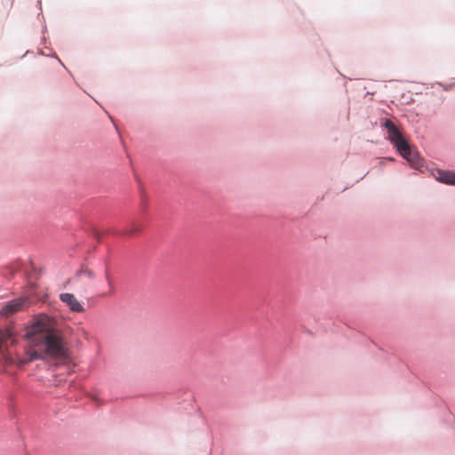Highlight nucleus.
<instances>
[{
	"mask_svg": "<svg viewBox=\"0 0 455 455\" xmlns=\"http://www.w3.org/2000/svg\"><path fill=\"white\" fill-rule=\"evenodd\" d=\"M26 345L23 352H12V347L16 343L12 328L0 329V355L7 364L19 367L36 360L60 359L67 360L68 348L62 335L56 328L54 318L40 314L36 315L26 329Z\"/></svg>",
	"mask_w": 455,
	"mask_h": 455,
	"instance_id": "nucleus-1",
	"label": "nucleus"
},
{
	"mask_svg": "<svg viewBox=\"0 0 455 455\" xmlns=\"http://www.w3.org/2000/svg\"><path fill=\"white\" fill-rule=\"evenodd\" d=\"M387 131V139L395 147L401 156L406 159L410 165L419 169L422 164L418 152L413 150L409 142L403 137L395 124L389 119H386L382 124Z\"/></svg>",
	"mask_w": 455,
	"mask_h": 455,
	"instance_id": "nucleus-2",
	"label": "nucleus"
},
{
	"mask_svg": "<svg viewBox=\"0 0 455 455\" xmlns=\"http://www.w3.org/2000/svg\"><path fill=\"white\" fill-rule=\"evenodd\" d=\"M28 302L27 297L16 298L7 302L4 307L0 308V315L8 317L20 310H22Z\"/></svg>",
	"mask_w": 455,
	"mask_h": 455,
	"instance_id": "nucleus-3",
	"label": "nucleus"
},
{
	"mask_svg": "<svg viewBox=\"0 0 455 455\" xmlns=\"http://www.w3.org/2000/svg\"><path fill=\"white\" fill-rule=\"evenodd\" d=\"M60 299L65 303L73 312H84V308L72 293H61Z\"/></svg>",
	"mask_w": 455,
	"mask_h": 455,
	"instance_id": "nucleus-4",
	"label": "nucleus"
},
{
	"mask_svg": "<svg viewBox=\"0 0 455 455\" xmlns=\"http://www.w3.org/2000/svg\"><path fill=\"white\" fill-rule=\"evenodd\" d=\"M435 179L448 185H455V172L443 170H436L434 174Z\"/></svg>",
	"mask_w": 455,
	"mask_h": 455,
	"instance_id": "nucleus-5",
	"label": "nucleus"
},
{
	"mask_svg": "<svg viewBox=\"0 0 455 455\" xmlns=\"http://www.w3.org/2000/svg\"><path fill=\"white\" fill-rule=\"evenodd\" d=\"M105 277H106V280H107V282H108V285L110 287L111 292H113V290H114V288H113V282H112V279H111L110 275H109L108 272H106Z\"/></svg>",
	"mask_w": 455,
	"mask_h": 455,
	"instance_id": "nucleus-6",
	"label": "nucleus"
},
{
	"mask_svg": "<svg viewBox=\"0 0 455 455\" xmlns=\"http://www.w3.org/2000/svg\"><path fill=\"white\" fill-rule=\"evenodd\" d=\"M140 228V226H136L134 228H132L131 230L127 231L126 234L127 235H132L135 232L139 231Z\"/></svg>",
	"mask_w": 455,
	"mask_h": 455,
	"instance_id": "nucleus-7",
	"label": "nucleus"
},
{
	"mask_svg": "<svg viewBox=\"0 0 455 455\" xmlns=\"http://www.w3.org/2000/svg\"><path fill=\"white\" fill-rule=\"evenodd\" d=\"M84 273L89 277V278H93L94 277V274L89 270V269H86L84 271Z\"/></svg>",
	"mask_w": 455,
	"mask_h": 455,
	"instance_id": "nucleus-8",
	"label": "nucleus"
}]
</instances>
